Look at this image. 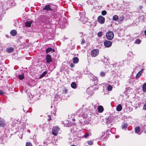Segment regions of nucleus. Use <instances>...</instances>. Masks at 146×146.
Masks as SVG:
<instances>
[{
    "mask_svg": "<svg viewBox=\"0 0 146 146\" xmlns=\"http://www.w3.org/2000/svg\"><path fill=\"white\" fill-rule=\"evenodd\" d=\"M83 111V109H80L76 112V114L79 115L80 116L81 115L82 117H84V114Z\"/></svg>",
    "mask_w": 146,
    "mask_h": 146,
    "instance_id": "1a4fd4ad",
    "label": "nucleus"
},
{
    "mask_svg": "<svg viewBox=\"0 0 146 146\" xmlns=\"http://www.w3.org/2000/svg\"><path fill=\"white\" fill-rule=\"evenodd\" d=\"M89 136V134L88 133H86V134H85L84 135V137H85V138H86L87 137H88V136Z\"/></svg>",
    "mask_w": 146,
    "mask_h": 146,
    "instance_id": "79ce46f5",
    "label": "nucleus"
},
{
    "mask_svg": "<svg viewBox=\"0 0 146 146\" xmlns=\"http://www.w3.org/2000/svg\"><path fill=\"white\" fill-rule=\"evenodd\" d=\"M74 65L73 64H71L70 65V67H72V68H73L74 67Z\"/></svg>",
    "mask_w": 146,
    "mask_h": 146,
    "instance_id": "c03bdc74",
    "label": "nucleus"
},
{
    "mask_svg": "<svg viewBox=\"0 0 146 146\" xmlns=\"http://www.w3.org/2000/svg\"><path fill=\"white\" fill-rule=\"evenodd\" d=\"M27 132H28V133H30V131L29 130H27Z\"/></svg>",
    "mask_w": 146,
    "mask_h": 146,
    "instance_id": "de8ad7c7",
    "label": "nucleus"
},
{
    "mask_svg": "<svg viewBox=\"0 0 146 146\" xmlns=\"http://www.w3.org/2000/svg\"><path fill=\"white\" fill-rule=\"evenodd\" d=\"M6 125L5 123L4 120H0V126L4 127Z\"/></svg>",
    "mask_w": 146,
    "mask_h": 146,
    "instance_id": "2eb2a0df",
    "label": "nucleus"
},
{
    "mask_svg": "<svg viewBox=\"0 0 146 146\" xmlns=\"http://www.w3.org/2000/svg\"><path fill=\"white\" fill-rule=\"evenodd\" d=\"M104 45L106 47H110L112 44L111 42L106 40L104 42Z\"/></svg>",
    "mask_w": 146,
    "mask_h": 146,
    "instance_id": "6e6552de",
    "label": "nucleus"
},
{
    "mask_svg": "<svg viewBox=\"0 0 146 146\" xmlns=\"http://www.w3.org/2000/svg\"><path fill=\"white\" fill-rule=\"evenodd\" d=\"M52 49L51 48H47L46 50V53H48L50 52H52Z\"/></svg>",
    "mask_w": 146,
    "mask_h": 146,
    "instance_id": "a878e982",
    "label": "nucleus"
},
{
    "mask_svg": "<svg viewBox=\"0 0 146 146\" xmlns=\"http://www.w3.org/2000/svg\"><path fill=\"white\" fill-rule=\"evenodd\" d=\"M107 38L109 40H111L114 37V34L112 31H109L106 34Z\"/></svg>",
    "mask_w": 146,
    "mask_h": 146,
    "instance_id": "f03ea898",
    "label": "nucleus"
},
{
    "mask_svg": "<svg viewBox=\"0 0 146 146\" xmlns=\"http://www.w3.org/2000/svg\"><path fill=\"white\" fill-rule=\"evenodd\" d=\"M19 78L21 80H23L24 78V75L23 74H22L21 75H19Z\"/></svg>",
    "mask_w": 146,
    "mask_h": 146,
    "instance_id": "cd10ccee",
    "label": "nucleus"
},
{
    "mask_svg": "<svg viewBox=\"0 0 146 146\" xmlns=\"http://www.w3.org/2000/svg\"><path fill=\"white\" fill-rule=\"evenodd\" d=\"M142 73V71L141 70V71H140L136 75V77H135L136 79H137L138 78L141 76Z\"/></svg>",
    "mask_w": 146,
    "mask_h": 146,
    "instance_id": "5701e85b",
    "label": "nucleus"
},
{
    "mask_svg": "<svg viewBox=\"0 0 146 146\" xmlns=\"http://www.w3.org/2000/svg\"><path fill=\"white\" fill-rule=\"evenodd\" d=\"M79 36L82 38L83 37L84 38V35H83L82 33H80L79 34Z\"/></svg>",
    "mask_w": 146,
    "mask_h": 146,
    "instance_id": "e433bc0d",
    "label": "nucleus"
},
{
    "mask_svg": "<svg viewBox=\"0 0 146 146\" xmlns=\"http://www.w3.org/2000/svg\"><path fill=\"white\" fill-rule=\"evenodd\" d=\"M139 7H140V9H142V8L143 7L142 6H140Z\"/></svg>",
    "mask_w": 146,
    "mask_h": 146,
    "instance_id": "8fccbe9b",
    "label": "nucleus"
},
{
    "mask_svg": "<svg viewBox=\"0 0 146 146\" xmlns=\"http://www.w3.org/2000/svg\"><path fill=\"white\" fill-rule=\"evenodd\" d=\"M32 22L33 21L31 20L27 21L25 24V26L28 27H30Z\"/></svg>",
    "mask_w": 146,
    "mask_h": 146,
    "instance_id": "9b49d317",
    "label": "nucleus"
},
{
    "mask_svg": "<svg viewBox=\"0 0 146 146\" xmlns=\"http://www.w3.org/2000/svg\"><path fill=\"white\" fill-rule=\"evenodd\" d=\"M100 76L101 77H104L106 75V73L104 72H100Z\"/></svg>",
    "mask_w": 146,
    "mask_h": 146,
    "instance_id": "c85d7f7f",
    "label": "nucleus"
},
{
    "mask_svg": "<svg viewBox=\"0 0 146 146\" xmlns=\"http://www.w3.org/2000/svg\"><path fill=\"white\" fill-rule=\"evenodd\" d=\"M135 132L136 133L140 135L141 134V132H140V129L139 127H137L135 128Z\"/></svg>",
    "mask_w": 146,
    "mask_h": 146,
    "instance_id": "f8f14e48",
    "label": "nucleus"
},
{
    "mask_svg": "<svg viewBox=\"0 0 146 146\" xmlns=\"http://www.w3.org/2000/svg\"><path fill=\"white\" fill-rule=\"evenodd\" d=\"M67 90L65 88L63 90V93H66L67 92Z\"/></svg>",
    "mask_w": 146,
    "mask_h": 146,
    "instance_id": "4c0bfd02",
    "label": "nucleus"
},
{
    "mask_svg": "<svg viewBox=\"0 0 146 146\" xmlns=\"http://www.w3.org/2000/svg\"><path fill=\"white\" fill-rule=\"evenodd\" d=\"M46 73L47 72L46 71H45L43 72L42 74L40 76L39 78H41L44 77L46 75Z\"/></svg>",
    "mask_w": 146,
    "mask_h": 146,
    "instance_id": "393cba45",
    "label": "nucleus"
},
{
    "mask_svg": "<svg viewBox=\"0 0 146 146\" xmlns=\"http://www.w3.org/2000/svg\"><path fill=\"white\" fill-rule=\"evenodd\" d=\"M99 50L97 49H94L92 50L91 52V55L92 57H96L98 54Z\"/></svg>",
    "mask_w": 146,
    "mask_h": 146,
    "instance_id": "20e7f679",
    "label": "nucleus"
},
{
    "mask_svg": "<svg viewBox=\"0 0 146 146\" xmlns=\"http://www.w3.org/2000/svg\"><path fill=\"white\" fill-rule=\"evenodd\" d=\"M103 58H104V59H106V58H105V57H103Z\"/></svg>",
    "mask_w": 146,
    "mask_h": 146,
    "instance_id": "3c124183",
    "label": "nucleus"
},
{
    "mask_svg": "<svg viewBox=\"0 0 146 146\" xmlns=\"http://www.w3.org/2000/svg\"><path fill=\"white\" fill-rule=\"evenodd\" d=\"M114 121V118L112 116H109L108 117L106 121V123L108 124H110V125H111L112 124V122Z\"/></svg>",
    "mask_w": 146,
    "mask_h": 146,
    "instance_id": "423d86ee",
    "label": "nucleus"
},
{
    "mask_svg": "<svg viewBox=\"0 0 146 146\" xmlns=\"http://www.w3.org/2000/svg\"><path fill=\"white\" fill-rule=\"evenodd\" d=\"M98 36L99 37H101L102 36V32H99L98 33Z\"/></svg>",
    "mask_w": 146,
    "mask_h": 146,
    "instance_id": "473e14b6",
    "label": "nucleus"
},
{
    "mask_svg": "<svg viewBox=\"0 0 146 146\" xmlns=\"http://www.w3.org/2000/svg\"><path fill=\"white\" fill-rule=\"evenodd\" d=\"M17 31L15 30H12L11 32L10 33L13 36H15L17 34Z\"/></svg>",
    "mask_w": 146,
    "mask_h": 146,
    "instance_id": "a211bd4d",
    "label": "nucleus"
},
{
    "mask_svg": "<svg viewBox=\"0 0 146 146\" xmlns=\"http://www.w3.org/2000/svg\"><path fill=\"white\" fill-rule=\"evenodd\" d=\"M64 23V26H65V24H66L67 23V21L66 20V18H64L63 19V21H62V23Z\"/></svg>",
    "mask_w": 146,
    "mask_h": 146,
    "instance_id": "f704fd0d",
    "label": "nucleus"
},
{
    "mask_svg": "<svg viewBox=\"0 0 146 146\" xmlns=\"http://www.w3.org/2000/svg\"><path fill=\"white\" fill-rule=\"evenodd\" d=\"M71 146H76V145H72Z\"/></svg>",
    "mask_w": 146,
    "mask_h": 146,
    "instance_id": "603ef678",
    "label": "nucleus"
},
{
    "mask_svg": "<svg viewBox=\"0 0 146 146\" xmlns=\"http://www.w3.org/2000/svg\"><path fill=\"white\" fill-rule=\"evenodd\" d=\"M59 130V128L58 127H54L52 129V134L55 136H56Z\"/></svg>",
    "mask_w": 146,
    "mask_h": 146,
    "instance_id": "7ed1b4c3",
    "label": "nucleus"
},
{
    "mask_svg": "<svg viewBox=\"0 0 146 146\" xmlns=\"http://www.w3.org/2000/svg\"><path fill=\"white\" fill-rule=\"evenodd\" d=\"M101 14L103 16L107 14V12L105 10H103Z\"/></svg>",
    "mask_w": 146,
    "mask_h": 146,
    "instance_id": "7c9ffc66",
    "label": "nucleus"
},
{
    "mask_svg": "<svg viewBox=\"0 0 146 146\" xmlns=\"http://www.w3.org/2000/svg\"><path fill=\"white\" fill-rule=\"evenodd\" d=\"M122 109V106L120 104H119L116 107V110L118 111H121Z\"/></svg>",
    "mask_w": 146,
    "mask_h": 146,
    "instance_id": "f3484780",
    "label": "nucleus"
},
{
    "mask_svg": "<svg viewBox=\"0 0 146 146\" xmlns=\"http://www.w3.org/2000/svg\"><path fill=\"white\" fill-rule=\"evenodd\" d=\"M13 50V48L12 47H9L6 49V51L8 52H12Z\"/></svg>",
    "mask_w": 146,
    "mask_h": 146,
    "instance_id": "6ab92c4d",
    "label": "nucleus"
},
{
    "mask_svg": "<svg viewBox=\"0 0 146 146\" xmlns=\"http://www.w3.org/2000/svg\"><path fill=\"white\" fill-rule=\"evenodd\" d=\"M71 125L68 123V124H66L64 125V126L66 127H69L70 126H71Z\"/></svg>",
    "mask_w": 146,
    "mask_h": 146,
    "instance_id": "37998d69",
    "label": "nucleus"
},
{
    "mask_svg": "<svg viewBox=\"0 0 146 146\" xmlns=\"http://www.w3.org/2000/svg\"><path fill=\"white\" fill-rule=\"evenodd\" d=\"M82 41L81 42V44H84L85 42V41L83 39V37L82 38Z\"/></svg>",
    "mask_w": 146,
    "mask_h": 146,
    "instance_id": "58836bf2",
    "label": "nucleus"
},
{
    "mask_svg": "<svg viewBox=\"0 0 146 146\" xmlns=\"http://www.w3.org/2000/svg\"><path fill=\"white\" fill-rule=\"evenodd\" d=\"M93 81H94V83L96 84H97L98 80L96 77H95V78L93 80Z\"/></svg>",
    "mask_w": 146,
    "mask_h": 146,
    "instance_id": "2f4dec72",
    "label": "nucleus"
},
{
    "mask_svg": "<svg viewBox=\"0 0 146 146\" xmlns=\"http://www.w3.org/2000/svg\"><path fill=\"white\" fill-rule=\"evenodd\" d=\"M87 143L89 145H91L93 144V142L91 141H87Z\"/></svg>",
    "mask_w": 146,
    "mask_h": 146,
    "instance_id": "72a5a7b5",
    "label": "nucleus"
},
{
    "mask_svg": "<svg viewBox=\"0 0 146 146\" xmlns=\"http://www.w3.org/2000/svg\"><path fill=\"white\" fill-rule=\"evenodd\" d=\"M143 108V110H146V103L144 104Z\"/></svg>",
    "mask_w": 146,
    "mask_h": 146,
    "instance_id": "ea45409f",
    "label": "nucleus"
},
{
    "mask_svg": "<svg viewBox=\"0 0 146 146\" xmlns=\"http://www.w3.org/2000/svg\"><path fill=\"white\" fill-rule=\"evenodd\" d=\"M26 146H33L31 143L30 142H27L26 143Z\"/></svg>",
    "mask_w": 146,
    "mask_h": 146,
    "instance_id": "c9c22d12",
    "label": "nucleus"
},
{
    "mask_svg": "<svg viewBox=\"0 0 146 146\" xmlns=\"http://www.w3.org/2000/svg\"><path fill=\"white\" fill-rule=\"evenodd\" d=\"M142 89L143 91L144 92H146V83H145L143 86Z\"/></svg>",
    "mask_w": 146,
    "mask_h": 146,
    "instance_id": "b1692460",
    "label": "nucleus"
},
{
    "mask_svg": "<svg viewBox=\"0 0 146 146\" xmlns=\"http://www.w3.org/2000/svg\"><path fill=\"white\" fill-rule=\"evenodd\" d=\"M124 20V16L121 15V16H120L119 17L118 20V23H119L121 24L122 23L123 21Z\"/></svg>",
    "mask_w": 146,
    "mask_h": 146,
    "instance_id": "ddd939ff",
    "label": "nucleus"
},
{
    "mask_svg": "<svg viewBox=\"0 0 146 146\" xmlns=\"http://www.w3.org/2000/svg\"><path fill=\"white\" fill-rule=\"evenodd\" d=\"M43 9L47 11H51L53 10L51 4H48L46 5L45 7L43 8Z\"/></svg>",
    "mask_w": 146,
    "mask_h": 146,
    "instance_id": "0eeeda50",
    "label": "nucleus"
},
{
    "mask_svg": "<svg viewBox=\"0 0 146 146\" xmlns=\"http://www.w3.org/2000/svg\"><path fill=\"white\" fill-rule=\"evenodd\" d=\"M118 19L119 17L117 15H114L113 16L112 19L113 20L115 21H118Z\"/></svg>",
    "mask_w": 146,
    "mask_h": 146,
    "instance_id": "412c9836",
    "label": "nucleus"
},
{
    "mask_svg": "<svg viewBox=\"0 0 146 146\" xmlns=\"http://www.w3.org/2000/svg\"><path fill=\"white\" fill-rule=\"evenodd\" d=\"M145 35L146 36V30L144 31Z\"/></svg>",
    "mask_w": 146,
    "mask_h": 146,
    "instance_id": "49530a36",
    "label": "nucleus"
},
{
    "mask_svg": "<svg viewBox=\"0 0 146 146\" xmlns=\"http://www.w3.org/2000/svg\"><path fill=\"white\" fill-rule=\"evenodd\" d=\"M76 84L74 82H73L71 83V87L75 89L76 88Z\"/></svg>",
    "mask_w": 146,
    "mask_h": 146,
    "instance_id": "4be33fe9",
    "label": "nucleus"
},
{
    "mask_svg": "<svg viewBox=\"0 0 146 146\" xmlns=\"http://www.w3.org/2000/svg\"><path fill=\"white\" fill-rule=\"evenodd\" d=\"M112 86L110 85H109L107 87L108 90L109 91H111L112 89Z\"/></svg>",
    "mask_w": 146,
    "mask_h": 146,
    "instance_id": "bb28decb",
    "label": "nucleus"
},
{
    "mask_svg": "<svg viewBox=\"0 0 146 146\" xmlns=\"http://www.w3.org/2000/svg\"><path fill=\"white\" fill-rule=\"evenodd\" d=\"M141 42V40L140 39H138L136 40L135 41V43L137 44H139Z\"/></svg>",
    "mask_w": 146,
    "mask_h": 146,
    "instance_id": "c756f323",
    "label": "nucleus"
},
{
    "mask_svg": "<svg viewBox=\"0 0 146 146\" xmlns=\"http://www.w3.org/2000/svg\"><path fill=\"white\" fill-rule=\"evenodd\" d=\"M80 20L83 23H85L87 21V18L85 17V13L84 12L80 13Z\"/></svg>",
    "mask_w": 146,
    "mask_h": 146,
    "instance_id": "f257e3e1",
    "label": "nucleus"
},
{
    "mask_svg": "<svg viewBox=\"0 0 146 146\" xmlns=\"http://www.w3.org/2000/svg\"><path fill=\"white\" fill-rule=\"evenodd\" d=\"M97 20L98 22L101 24H103L105 22V18L101 15L98 17Z\"/></svg>",
    "mask_w": 146,
    "mask_h": 146,
    "instance_id": "39448f33",
    "label": "nucleus"
},
{
    "mask_svg": "<svg viewBox=\"0 0 146 146\" xmlns=\"http://www.w3.org/2000/svg\"><path fill=\"white\" fill-rule=\"evenodd\" d=\"M72 121H75V119L74 118L72 119Z\"/></svg>",
    "mask_w": 146,
    "mask_h": 146,
    "instance_id": "09e8293b",
    "label": "nucleus"
},
{
    "mask_svg": "<svg viewBox=\"0 0 146 146\" xmlns=\"http://www.w3.org/2000/svg\"><path fill=\"white\" fill-rule=\"evenodd\" d=\"M127 127V124L126 123H124L122 125V129H123L125 130Z\"/></svg>",
    "mask_w": 146,
    "mask_h": 146,
    "instance_id": "aec40b11",
    "label": "nucleus"
},
{
    "mask_svg": "<svg viewBox=\"0 0 146 146\" xmlns=\"http://www.w3.org/2000/svg\"><path fill=\"white\" fill-rule=\"evenodd\" d=\"M4 94V93L1 90H0V94L1 95H3Z\"/></svg>",
    "mask_w": 146,
    "mask_h": 146,
    "instance_id": "a19ab883",
    "label": "nucleus"
},
{
    "mask_svg": "<svg viewBox=\"0 0 146 146\" xmlns=\"http://www.w3.org/2000/svg\"><path fill=\"white\" fill-rule=\"evenodd\" d=\"M98 111L99 113H102L104 111V108L101 106H99L98 108Z\"/></svg>",
    "mask_w": 146,
    "mask_h": 146,
    "instance_id": "4468645a",
    "label": "nucleus"
},
{
    "mask_svg": "<svg viewBox=\"0 0 146 146\" xmlns=\"http://www.w3.org/2000/svg\"><path fill=\"white\" fill-rule=\"evenodd\" d=\"M46 62L47 63L51 62L52 61V60L51 58V56L49 54H47L46 55Z\"/></svg>",
    "mask_w": 146,
    "mask_h": 146,
    "instance_id": "9d476101",
    "label": "nucleus"
},
{
    "mask_svg": "<svg viewBox=\"0 0 146 146\" xmlns=\"http://www.w3.org/2000/svg\"><path fill=\"white\" fill-rule=\"evenodd\" d=\"M48 116L49 117V119H48V120H50L51 119H50V115H48Z\"/></svg>",
    "mask_w": 146,
    "mask_h": 146,
    "instance_id": "a18cd8bd",
    "label": "nucleus"
},
{
    "mask_svg": "<svg viewBox=\"0 0 146 146\" xmlns=\"http://www.w3.org/2000/svg\"><path fill=\"white\" fill-rule=\"evenodd\" d=\"M73 62L74 63H77L79 61V59L77 57H75L73 59Z\"/></svg>",
    "mask_w": 146,
    "mask_h": 146,
    "instance_id": "dca6fc26",
    "label": "nucleus"
}]
</instances>
